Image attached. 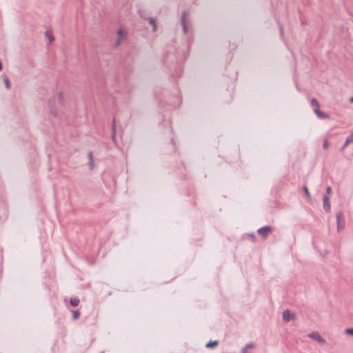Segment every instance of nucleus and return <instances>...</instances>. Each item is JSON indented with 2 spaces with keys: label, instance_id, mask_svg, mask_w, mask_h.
Returning a JSON list of instances; mask_svg holds the SVG:
<instances>
[{
  "label": "nucleus",
  "instance_id": "obj_12",
  "mask_svg": "<svg viewBox=\"0 0 353 353\" xmlns=\"http://www.w3.org/2000/svg\"><path fill=\"white\" fill-rule=\"evenodd\" d=\"M79 316H80V312L79 311L76 310V311L72 312V317L74 319H78L79 317Z\"/></svg>",
  "mask_w": 353,
  "mask_h": 353
},
{
  "label": "nucleus",
  "instance_id": "obj_10",
  "mask_svg": "<svg viewBox=\"0 0 353 353\" xmlns=\"http://www.w3.org/2000/svg\"><path fill=\"white\" fill-rule=\"evenodd\" d=\"M353 142V134L352 135H350V137H348L347 139H346V141L345 142V144L343 145V148H345L349 143Z\"/></svg>",
  "mask_w": 353,
  "mask_h": 353
},
{
  "label": "nucleus",
  "instance_id": "obj_19",
  "mask_svg": "<svg viewBox=\"0 0 353 353\" xmlns=\"http://www.w3.org/2000/svg\"><path fill=\"white\" fill-rule=\"evenodd\" d=\"M330 192H331V188H330V187H327V193L328 194H330Z\"/></svg>",
  "mask_w": 353,
  "mask_h": 353
},
{
  "label": "nucleus",
  "instance_id": "obj_14",
  "mask_svg": "<svg viewBox=\"0 0 353 353\" xmlns=\"http://www.w3.org/2000/svg\"><path fill=\"white\" fill-rule=\"evenodd\" d=\"M218 344L217 341L210 342L207 344V347H215Z\"/></svg>",
  "mask_w": 353,
  "mask_h": 353
},
{
  "label": "nucleus",
  "instance_id": "obj_18",
  "mask_svg": "<svg viewBox=\"0 0 353 353\" xmlns=\"http://www.w3.org/2000/svg\"><path fill=\"white\" fill-rule=\"evenodd\" d=\"M329 146V143L327 142V141H325L324 143H323V148L324 149H327Z\"/></svg>",
  "mask_w": 353,
  "mask_h": 353
},
{
  "label": "nucleus",
  "instance_id": "obj_16",
  "mask_svg": "<svg viewBox=\"0 0 353 353\" xmlns=\"http://www.w3.org/2000/svg\"><path fill=\"white\" fill-rule=\"evenodd\" d=\"M303 190H304V192H305V195L307 196V197L310 198V194L308 189H307V188L306 186L303 187Z\"/></svg>",
  "mask_w": 353,
  "mask_h": 353
},
{
  "label": "nucleus",
  "instance_id": "obj_13",
  "mask_svg": "<svg viewBox=\"0 0 353 353\" xmlns=\"http://www.w3.org/2000/svg\"><path fill=\"white\" fill-rule=\"evenodd\" d=\"M345 333L348 335H353V328H347L345 330Z\"/></svg>",
  "mask_w": 353,
  "mask_h": 353
},
{
  "label": "nucleus",
  "instance_id": "obj_20",
  "mask_svg": "<svg viewBox=\"0 0 353 353\" xmlns=\"http://www.w3.org/2000/svg\"><path fill=\"white\" fill-rule=\"evenodd\" d=\"M183 30L185 32L187 31L186 26L185 24H183Z\"/></svg>",
  "mask_w": 353,
  "mask_h": 353
},
{
  "label": "nucleus",
  "instance_id": "obj_3",
  "mask_svg": "<svg viewBox=\"0 0 353 353\" xmlns=\"http://www.w3.org/2000/svg\"><path fill=\"white\" fill-rule=\"evenodd\" d=\"M272 231V228L270 226H265L258 230V233L263 238H265L270 232Z\"/></svg>",
  "mask_w": 353,
  "mask_h": 353
},
{
  "label": "nucleus",
  "instance_id": "obj_6",
  "mask_svg": "<svg viewBox=\"0 0 353 353\" xmlns=\"http://www.w3.org/2000/svg\"><path fill=\"white\" fill-rule=\"evenodd\" d=\"M323 208L326 212H330V203L329 198L327 196H325L323 197Z\"/></svg>",
  "mask_w": 353,
  "mask_h": 353
},
{
  "label": "nucleus",
  "instance_id": "obj_2",
  "mask_svg": "<svg viewBox=\"0 0 353 353\" xmlns=\"http://www.w3.org/2000/svg\"><path fill=\"white\" fill-rule=\"evenodd\" d=\"M308 336L310 338L318 341L319 343H322V344L325 343V340L321 337V336L317 332L310 333L308 334Z\"/></svg>",
  "mask_w": 353,
  "mask_h": 353
},
{
  "label": "nucleus",
  "instance_id": "obj_7",
  "mask_svg": "<svg viewBox=\"0 0 353 353\" xmlns=\"http://www.w3.org/2000/svg\"><path fill=\"white\" fill-rule=\"evenodd\" d=\"M314 112H315V114L317 115V117L319 118H321V119L328 118V117L325 113L320 111L319 108V109L314 108Z\"/></svg>",
  "mask_w": 353,
  "mask_h": 353
},
{
  "label": "nucleus",
  "instance_id": "obj_22",
  "mask_svg": "<svg viewBox=\"0 0 353 353\" xmlns=\"http://www.w3.org/2000/svg\"><path fill=\"white\" fill-rule=\"evenodd\" d=\"M92 154H90V159H92Z\"/></svg>",
  "mask_w": 353,
  "mask_h": 353
},
{
  "label": "nucleus",
  "instance_id": "obj_17",
  "mask_svg": "<svg viewBox=\"0 0 353 353\" xmlns=\"http://www.w3.org/2000/svg\"><path fill=\"white\" fill-rule=\"evenodd\" d=\"M150 23L153 25L154 30H156V25H155V23H154V20L153 19H150Z\"/></svg>",
  "mask_w": 353,
  "mask_h": 353
},
{
  "label": "nucleus",
  "instance_id": "obj_5",
  "mask_svg": "<svg viewBox=\"0 0 353 353\" xmlns=\"http://www.w3.org/2000/svg\"><path fill=\"white\" fill-rule=\"evenodd\" d=\"M294 319V314L291 313L289 310H285L283 313V319L285 322H289Z\"/></svg>",
  "mask_w": 353,
  "mask_h": 353
},
{
  "label": "nucleus",
  "instance_id": "obj_8",
  "mask_svg": "<svg viewBox=\"0 0 353 353\" xmlns=\"http://www.w3.org/2000/svg\"><path fill=\"white\" fill-rule=\"evenodd\" d=\"M46 37L48 39L49 42H52L54 41V37L52 35V32L51 30H47L45 32Z\"/></svg>",
  "mask_w": 353,
  "mask_h": 353
},
{
  "label": "nucleus",
  "instance_id": "obj_15",
  "mask_svg": "<svg viewBox=\"0 0 353 353\" xmlns=\"http://www.w3.org/2000/svg\"><path fill=\"white\" fill-rule=\"evenodd\" d=\"M4 83H5V85H6V87L8 89L10 88V81L8 80V79L7 77H5L4 78Z\"/></svg>",
  "mask_w": 353,
  "mask_h": 353
},
{
  "label": "nucleus",
  "instance_id": "obj_11",
  "mask_svg": "<svg viewBox=\"0 0 353 353\" xmlns=\"http://www.w3.org/2000/svg\"><path fill=\"white\" fill-rule=\"evenodd\" d=\"M311 104L312 106L314 107V108H318V109L319 108V106H320L319 103L316 99H312L311 100Z\"/></svg>",
  "mask_w": 353,
  "mask_h": 353
},
{
  "label": "nucleus",
  "instance_id": "obj_4",
  "mask_svg": "<svg viewBox=\"0 0 353 353\" xmlns=\"http://www.w3.org/2000/svg\"><path fill=\"white\" fill-rule=\"evenodd\" d=\"M336 220H337V227L338 230L343 229L345 225V222L343 219V215L342 213H338L336 214Z\"/></svg>",
  "mask_w": 353,
  "mask_h": 353
},
{
  "label": "nucleus",
  "instance_id": "obj_9",
  "mask_svg": "<svg viewBox=\"0 0 353 353\" xmlns=\"http://www.w3.org/2000/svg\"><path fill=\"white\" fill-rule=\"evenodd\" d=\"M70 304L75 307L77 306L79 303V299L78 298H72L70 300Z\"/></svg>",
  "mask_w": 353,
  "mask_h": 353
},
{
  "label": "nucleus",
  "instance_id": "obj_1",
  "mask_svg": "<svg viewBox=\"0 0 353 353\" xmlns=\"http://www.w3.org/2000/svg\"><path fill=\"white\" fill-rule=\"evenodd\" d=\"M128 33L123 28H119L116 32L115 46H120L127 38Z\"/></svg>",
  "mask_w": 353,
  "mask_h": 353
},
{
  "label": "nucleus",
  "instance_id": "obj_21",
  "mask_svg": "<svg viewBox=\"0 0 353 353\" xmlns=\"http://www.w3.org/2000/svg\"><path fill=\"white\" fill-rule=\"evenodd\" d=\"M350 101L351 103H353V97L350 98Z\"/></svg>",
  "mask_w": 353,
  "mask_h": 353
}]
</instances>
